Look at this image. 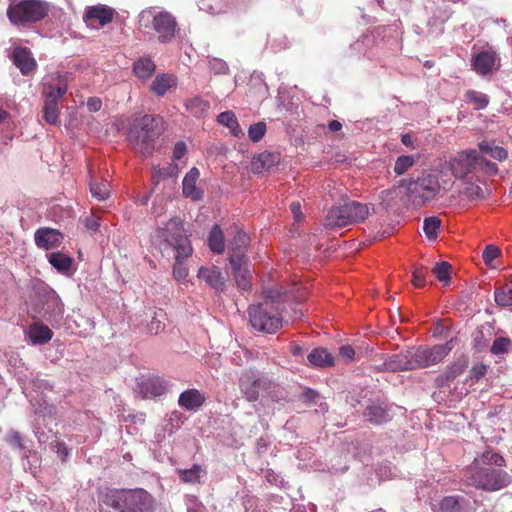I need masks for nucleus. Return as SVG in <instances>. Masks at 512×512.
I'll return each mask as SVG.
<instances>
[{"label": "nucleus", "mask_w": 512, "mask_h": 512, "mask_svg": "<svg viewBox=\"0 0 512 512\" xmlns=\"http://www.w3.org/2000/svg\"><path fill=\"white\" fill-rule=\"evenodd\" d=\"M506 460L498 452L487 449L466 468V483L479 490L494 492L508 487L511 475L503 470Z\"/></svg>", "instance_id": "1"}, {"label": "nucleus", "mask_w": 512, "mask_h": 512, "mask_svg": "<svg viewBox=\"0 0 512 512\" xmlns=\"http://www.w3.org/2000/svg\"><path fill=\"white\" fill-rule=\"evenodd\" d=\"M290 293L283 287L271 288L265 292L260 303L248 307L249 322L259 332L274 334L282 327V311Z\"/></svg>", "instance_id": "2"}, {"label": "nucleus", "mask_w": 512, "mask_h": 512, "mask_svg": "<svg viewBox=\"0 0 512 512\" xmlns=\"http://www.w3.org/2000/svg\"><path fill=\"white\" fill-rule=\"evenodd\" d=\"M155 239L175 252L174 278L178 281L186 280L188 268L184 261L192 255L193 247L183 221L178 217L171 218L156 230Z\"/></svg>", "instance_id": "3"}, {"label": "nucleus", "mask_w": 512, "mask_h": 512, "mask_svg": "<svg viewBox=\"0 0 512 512\" xmlns=\"http://www.w3.org/2000/svg\"><path fill=\"white\" fill-rule=\"evenodd\" d=\"M102 501L119 512H154L156 503L155 498L143 488L107 489Z\"/></svg>", "instance_id": "4"}, {"label": "nucleus", "mask_w": 512, "mask_h": 512, "mask_svg": "<svg viewBox=\"0 0 512 512\" xmlns=\"http://www.w3.org/2000/svg\"><path fill=\"white\" fill-rule=\"evenodd\" d=\"M163 131V119L159 116L144 115L136 119L128 134L133 149L145 156L152 154L155 142Z\"/></svg>", "instance_id": "5"}, {"label": "nucleus", "mask_w": 512, "mask_h": 512, "mask_svg": "<svg viewBox=\"0 0 512 512\" xmlns=\"http://www.w3.org/2000/svg\"><path fill=\"white\" fill-rule=\"evenodd\" d=\"M50 6L44 0H13L7 7L6 16L14 26L28 27L42 21Z\"/></svg>", "instance_id": "6"}, {"label": "nucleus", "mask_w": 512, "mask_h": 512, "mask_svg": "<svg viewBox=\"0 0 512 512\" xmlns=\"http://www.w3.org/2000/svg\"><path fill=\"white\" fill-rule=\"evenodd\" d=\"M368 214L369 209L366 204L350 201L330 209L325 217L324 225L328 228H342L364 221Z\"/></svg>", "instance_id": "7"}, {"label": "nucleus", "mask_w": 512, "mask_h": 512, "mask_svg": "<svg viewBox=\"0 0 512 512\" xmlns=\"http://www.w3.org/2000/svg\"><path fill=\"white\" fill-rule=\"evenodd\" d=\"M151 18V27L160 43L171 42L179 31L176 18L168 11H155L153 8L142 12L141 20Z\"/></svg>", "instance_id": "8"}, {"label": "nucleus", "mask_w": 512, "mask_h": 512, "mask_svg": "<svg viewBox=\"0 0 512 512\" xmlns=\"http://www.w3.org/2000/svg\"><path fill=\"white\" fill-rule=\"evenodd\" d=\"M408 199L415 206H423L433 199L440 190L438 178L427 174L411 181L408 185Z\"/></svg>", "instance_id": "9"}, {"label": "nucleus", "mask_w": 512, "mask_h": 512, "mask_svg": "<svg viewBox=\"0 0 512 512\" xmlns=\"http://www.w3.org/2000/svg\"><path fill=\"white\" fill-rule=\"evenodd\" d=\"M479 164V152L475 149L459 151L449 160V169L452 175L461 180L473 179Z\"/></svg>", "instance_id": "10"}, {"label": "nucleus", "mask_w": 512, "mask_h": 512, "mask_svg": "<svg viewBox=\"0 0 512 512\" xmlns=\"http://www.w3.org/2000/svg\"><path fill=\"white\" fill-rule=\"evenodd\" d=\"M452 350L451 343L434 346L412 347V361L414 370L427 368L440 363Z\"/></svg>", "instance_id": "11"}, {"label": "nucleus", "mask_w": 512, "mask_h": 512, "mask_svg": "<svg viewBox=\"0 0 512 512\" xmlns=\"http://www.w3.org/2000/svg\"><path fill=\"white\" fill-rule=\"evenodd\" d=\"M271 382L257 376L253 371H245L239 379V388L245 399L249 402H255L259 399L260 391H266L270 388Z\"/></svg>", "instance_id": "12"}, {"label": "nucleus", "mask_w": 512, "mask_h": 512, "mask_svg": "<svg viewBox=\"0 0 512 512\" xmlns=\"http://www.w3.org/2000/svg\"><path fill=\"white\" fill-rule=\"evenodd\" d=\"M114 18V10L104 6H90L86 8L84 21L88 27L100 28L111 23Z\"/></svg>", "instance_id": "13"}, {"label": "nucleus", "mask_w": 512, "mask_h": 512, "mask_svg": "<svg viewBox=\"0 0 512 512\" xmlns=\"http://www.w3.org/2000/svg\"><path fill=\"white\" fill-rule=\"evenodd\" d=\"M64 236L58 229L50 227H40L34 233V241L39 249L53 250L58 248Z\"/></svg>", "instance_id": "14"}, {"label": "nucleus", "mask_w": 512, "mask_h": 512, "mask_svg": "<svg viewBox=\"0 0 512 512\" xmlns=\"http://www.w3.org/2000/svg\"><path fill=\"white\" fill-rule=\"evenodd\" d=\"M13 64L20 70L23 75H29L37 68V62L32 52L27 47H15L10 56Z\"/></svg>", "instance_id": "15"}, {"label": "nucleus", "mask_w": 512, "mask_h": 512, "mask_svg": "<svg viewBox=\"0 0 512 512\" xmlns=\"http://www.w3.org/2000/svg\"><path fill=\"white\" fill-rule=\"evenodd\" d=\"M168 387L169 383L160 376L149 377L138 385L143 398L160 397L167 392Z\"/></svg>", "instance_id": "16"}, {"label": "nucleus", "mask_w": 512, "mask_h": 512, "mask_svg": "<svg viewBox=\"0 0 512 512\" xmlns=\"http://www.w3.org/2000/svg\"><path fill=\"white\" fill-rule=\"evenodd\" d=\"M362 415L364 420L372 425H382L391 420L389 406L385 403H372L368 405Z\"/></svg>", "instance_id": "17"}, {"label": "nucleus", "mask_w": 512, "mask_h": 512, "mask_svg": "<svg viewBox=\"0 0 512 512\" xmlns=\"http://www.w3.org/2000/svg\"><path fill=\"white\" fill-rule=\"evenodd\" d=\"M496 62V53L492 50H484L473 57L472 67L479 75L485 76L495 69Z\"/></svg>", "instance_id": "18"}, {"label": "nucleus", "mask_w": 512, "mask_h": 512, "mask_svg": "<svg viewBox=\"0 0 512 512\" xmlns=\"http://www.w3.org/2000/svg\"><path fill=\"white\" fill-rule=\"evenodd\" d=\"M197 277L215 291H223L225 288L224 277L220 269L216 266L200 267Z\"/></svg>", "instance_id": "19"}, {"label": "nucleus", "mask_w": 512, "mask_h": 512, "mask_svg": "<svg viewBox=\"0 0 512 512\" xmlns=\"http://www.w3.org/2000/svg\"><path fill=\"white\" fill-rule=\"evenodd\" d=\"M56 83H44L43 95L47 102L56 103L66 94L68 89V80L65 75H58Z\"/></svg>", "instance_id": "20"}, {"label": "nucleus", "mask_w": 512, "mask_h": 512, "mask_svg": "<svg viewBox=\"0 0 512 512\" xmlns=\"http://www.w3.org/2000/svg\"><path fill=\"white\" fill-rule=\"evenodd\" d=\"M229 262L232 266L233 275L237 286L247 291L251 288V273L247 267V260L239 261L237 257L229 258Z\"/></svg>", "instance_id": "21"}, {"label": "nucleus", "mask_w": 512, "mask_h": 512, "mask_svg": "<svg viewBox=\"0 0 512 512\" xmlns=\"http://www.w3.org/2000/svg\"><path fill=\"white\" fill-rule=\"evenodd\" d=\"M199 177V170L196 167H193L185 175L182 182L183 195L194 201L200 200L203 197V191L196 186Z\"/></svg>", "instance_id": "22"}, {"label": "nucleus", "mask_w": 512, "mask_h": 512, "mask_svg": "<svg viewBox=\"0 0 512 512\" xmlns=\"http://www.w3.org/2000/svg\"><path fill=\"white\" fill-rule=\"evenodd\" d=\"M384 365L391 372L414 370L411 348L392 355Z\"/></svg>", "instance_id": "23"}, {"label": "nucleus", "mask_w": 512, "mask_h": 512, "mask_svg": "<svg viewBox=\"0 0 512 512\" xmlns=\"http://www.w3.org/2000/svg\"><path fill=\"white\" fill-rule=\"evenodd\" d=\"M205 401V395L195 388L183 391L178 398L179 406L188 411L198 410Z\"/></svg>", "instance_id": "24"}, {"label": "nucleus", "mask_w": 512, "mask_h": 512, "mask_svg": "<svg viewBox=\"0 0 512 512\" xmlns=\"http://www.w3.org/2000/svg\"><path fill=\"white\" fill-rule=\"evenodd\" d=\"M178 78L174 74H158L150 85V91L158 97H163L170 89L176 88Z\"/></svg>", "instance_id": "25"}, {"label": "nucleus", "mask_w": 512, "mask_h": 512, "mask_svg": "<svg viewBox=\"0 0 512 512\" xmlns=\"http://www.w3.org/2000/svg\"><path fill=\"white\" fill-rule=\"evenodd\" d=\"M468 367V361L465 358L458 359L446 367V369L438 375L436 382L438 386L448 385L460 376Z\"/></svg>", "instance_id": "26"}, {"label": "nucleus", "mask_w": 512, "mask_h": 512, "mask_svg": "<svg viewBox=\"0 0 512 512\" xmlns=\"http://www.w3.org/2000/svg\"><path fill=\"white\" fill-rule=\"evenodd\" d=\"M250 243L249 236L242 230H238L232 240L229 242L230 257H237L239 261H245L247 248Z\"/></svg>", "instance_id": "27"}, {"label": "nucleus", "mask_w": 512, "mask_h": 512, "mask_svg": "<svg viewBox=\"0 0 512 512\" xmlns=\"http://www.w3.org/2000/svg\"><path fill=\"white\" fill-rule=\"evenodd\" d=\"M278 161V154L265 151L253 157L251 161V168L253 173L259 174L276 166Z\"/></svg>", "instance_id": "28"}, {"label": "nucleus", "mask_w": 512, "mask_h": 512, "mask_svg": "<svg viewBox=\"0 0 512 512\" xmlns=\"http://www.w3.org/2000/svg\"><path fill=\"white\" fill-rule=\"evenodd\" d=\"M28 336L33 344L42 345L52 339L53 332L47 325L35 322L29 326Z\"/></svg>", "instance_id": "29"}, {"label": "nucleus", "mask_w": 512, "mask_h": 512, "mask_svg": "<svg viewBox=\"0 0 512 512\" xmlns=\"http://www.w3.org/2000/svg\"><path fill=\"white\" fill-rule=\"evenodd\" d=\"M156 64L150 57H140L133 64V73L142 80H148L155 72Z\"/></svg>", "instance_id": "30"}, {"label": "nucleus", "mask_w": 512, "mask_h": 512, "mask_svg": "<svg viewBox=\"0 0 512 512\" xmlns=\"http://www.w3.org/2000/svg\"><path fill=\"white\" fill-rule=\"evenodd\" d=\"M184 106L187 112L198 118L206 116L210 109L209 101L200 96L187 98L184 102Z\"/></svg>", "instance_id": "31"}, {"label": "nucleus", "mask_w": 512, "mask_h": 512, "mask_svg": "<svg viewBox=\"0 0 512 512\" xmlns=\"http://www.w3.org/2000/svg\"><path fill=\"white\" fill-rule=\"evenodd\" d=\"M307 359L313 367L317 368L330 367L334 364L333 355L322 347L313 349Z\"/></svg>", "instance_id": "32"}, {"label": "nucleus", "mask_w": 512, "mask_h": 512, "mask_svg": "<svg viewBox=\"0 0 512 512\" xmlns=\"http://www.w3.org/2000/svg\"><path fill=\"white\" fill-rule=\"evenodd\" d=\"M467 501L458 495L443 497L438 503L439 512H464Z\"/></svg>", "instance_id": "33"}, {"label": "nucleus", "mask_w": 512, "mask_h": 512, "mask_svg": "<svg viewBox=\"0 0 512 512\" xmlns=\"http://www.w3.org/2000/svg\"><path fill=\"white\" fill-rule=\"evenodd\" d=\"M47 259L59 273L67 274L70 272L73 263L72 257L62 252H52L47 254Z\"/></svg>", "instance_id": "34"}, {"label": "nucleus", "mask_w": 512, "mask_h": 512, "mask_svg": "<svg viewBox=\"0 0 512 512\" xmlns=\"http://www.w3.org/2000/svg\"><path fill=\"white\" fill-rule=\"evenodd\" d=\"M208 246L210 250L217 254H222L225 250V240L223 232L219 225L215 224L208 236Z\"/></svg>", "instance_id": "35"}, {"label": "nucleus", "mask_w": 512, "mask_h": 512, "mask_svg": "<svg viewBox=\"0 0 512 512\" xmlns=\"http://www.w3.org/2000/svg\"><path fill=\"white\" fill-rule=\"evenodd\" d=\"M46 307H43L44 317H54L63 314L64 307L63 304L60 301V298L58 295L55 294V292H50L46 294Z\"/></svg>", "instance_id": "36"}, {"label": "nucleus", "mask_w": 512, "mask_h": 512, "mask_svg": "<svg viewBox=\"0 0 512 512\" xmlns=\"http://www.w3.org/2000/svg\"><path fill=\"white\" fill-rule=\"evenodd\" d=\"M461 194L467 197L469 200H478L484 199V191L483 189L472 179H468L463 182Z\"/></svg>", "instance_id": "37"}, {"label": "nucleus", "mask_w": 512, "mask_h": 512, "mask_svg": "<svg viewBox=\"0 0 512 512\" xmlns=\"http://www.w3.org/2000/svg\"><path fill=\"white\" fill-rule=\"evenodd\" d=\"M177 473L182 482L195 484L200 482L203 469L200 465L194 464L190 469H178Z\"/></svg>", "instance_id": "38"}, {"label": "nucleus", "mask_w": 512, "mask_h": 512, "mask_svg": "<svg viewBox=\"0 0 512 512\" xmlns=\"http://www.w3.org/2000/svg\"><path fill=\"white\" fill-rule=\"evenodd\" d=\"M494 297L498 305L512 306V278L503 287L496 289Z\"/></svg>", "instance_id": "39"}, {"label": "nucleus", "mask_w": 512, "mask_h": 512, "mask_svg": "<svg viewBox=\"0 0 512 512\" xmlns=\"http://www.w3.org/2000/svg\"><path fill=\"white\" fill-rule=\"evenodd\" d=\"M441 226V219L437 216H431L424 219L423 230L429 240H436L438 229Z\"/></svg>", "instance_id": "40"}, {"label": "nucleus", "mask_w": 512, "mask_h": 512, "mask_svg": "<svg viewBox=\"0 0 512 512\" xmlns=\"http://www.w3.org/2000/svg\"><path fill=\"white\" fill-rule=\"evenodd\" d=\"M465 100L475 105V109H484L489 104V97L481 92L475 90H468L465 93Z\"/></svg>", "instance_id": "41"}, {"label": "nucleus", "mask_w": 512, "mask_h": 512, "mask_svg": "<svg viewBox=\"0 0 512 512\" xmlns=\"http://www.w3.org/2000/svg\"><path fill=\"white\" fill-rule=\"evenodd\" d=\"M90 191L94 198L99 201L106 200L109 197L110 190L109 184L106 180H102L100 182H91L90 183Z\"/></svg>", "instance_id": "42"}, {"label": "nucleus", "mask_w": 512, "mask_h": 512, "mask_svg": "<svg viewBox=\"0 0 512 512\" xmlns=\"http://www.w3.org/2000/svg\"><path fill=\"white\" fill-rule=\"evenodd\" d=\"M166 318V313L162 309H158L154 312V315L152 317V320L148 324V331L152 335H157L159 332H161L164 327V320Z\"/></svg>", "instance_id": "43"}, {"label": "nucleus", "mask_w": 512, "mask_h": 512, "mask_svg": "<svg viewBox=\"0 0 512 512\" xmlns=\"http://www.w3.org/2000/svg\"><path fill=\"white\" fill-rule=\"evenodd\" d=\"M217 120L220 124L230 128L231 132L237 136L239 130V124L235 114L232 111H225L218 115Z\"/></svg>", "instance_id": "44"}, {"label": "nucleus", "mask_w": 512, "mask_h": 512, "mask_svg": "<svg viewBox=\"0 0 512 512\" xmlns=\"http://www.w3.org/2000/svg\"><path fill=\"white\" fill-rule=\"evenodd\" d=\"M451 270L452 266L448 262L442 261L435 264L432 273L439 281L448 282L450 280Z\"/></svg>", "instance_id": "45"}, {"label": "nucleus", "mask_w": 512, "mask_h": 512, "mask_svg": "<svg viewBox=\"0 0 512 512\" xmlns=\"http://www.w3.org/2000/svg\"><path fill=\"white\" fill-rule=\"evenodd\" d=\"M512 348V341L508 337H497L492 346L491 353L494 355H502Z\"/></svg>", "instance_id": "46"}, {"label": "nucleus", "mask_w": 512, "mask_h": 512, "mask_svg": "<svg viewBox=\"0 0 512 512\" xmlns=\"http://www.w3.org/2000/svg\"><path fill=\"white\" fill-rule=\"evenodd\" d=\"M415 160L413 156L410 155H402L399 156L394 165V172L397 175H403L407 172V170L413 166Z\"/></svg>", "instance_id": "47"}, {"label": "nucleus", "mask_w": 512, "mask_h": 512, "mask_svg": "<svg viewBox=\"0 0 512 512\" xmlns=\"http://www.w3.org/2000/svg\"><path fill=\"white\" fill-rule=\"evenodd\" d=\"M44 119L49 124H56L59 119V110L56 103L45 101L43 108Z\"/></svg>", "instance_id": "48"}, {"label": "nucleus", "mask_w": 512, "mask_h": 512, "mask_svg": "<svg viewBox=\"0 0 512 512\" xmlns=\"http://www.w3.org/2000/svg\"><path fill=\"white\" fill-rule=\"evenodd\" d=\"M266 132V124L264 122H257L252 124L248 129V136L252 142L260 141Z\"/></svg>", "instance_id": "49"}, {"label": "nucleus", "mask_w": 512, "mask_h": 512, "mask_svg": "<svg viewBox=\"0 0 512 512\" xmlns=\"http://www.w3.org/2000/svg\"><path fill=\"white\" fill-rule=\"evenodd\" d=\"M427 269L423 266H415L412 271V284L416 288H422L426 284Z\"/></svg>", "instance_id": "50"}, {"label": "nucleus", "mask_w": 512, "mask_h": 512, "mask_svg": "<svg viewBox=\"0 0 512 512\" xmlns=\"http://www.w3.org/2000/svg\"><path fill=\"white\" fill-rule=\"evenodd\" d=\"M500 253L501 251L497 246L493 244L487 245L482 253L484 263L487 266H491L492 262L500 255Z\"/></svg>", "instance_id": "51"}, {"label": "nucleus", "mask_w": 512, "mask_h": 512, "mask_svg": "<svg viewBox=\"0 0 512 512\" xmlns=\"http://www.w3.org/2000/svg\"><path fill=\"white\" fill-rule=\"evenodd\" d=\"M487 369V365L483 363L474 365L469 371V378L473 382H478L482 377L485 376V374L487 373Z\"/></svg>", "instance_id": "52"}, {"label": "nucleus", "mask_w": 512, "mask_h": 512, "mask_svg": "<svg viewBox=\"0 0 512 512\" xmlns=\"http://www.w3.org/2000/svg\"><path fill=\"white\" fill-rule=\"evenodd\" d=\"M478 168H481L487 175H495L498 172V167L495 163L488 161L486 158L479 154Z\"/></svg>", "instance_id": "53"}, {"label": "nucleus", "mask_w": 512, "mask_h": 512, "mask_svg": "<svg viewBox=\"0 0 512 512\" xmlns=\"http://www.w3.org/2000/svg\"><path fill=\"white\" fill-rule=\"evenodd\" d=\"M339 355L344 359L345 362L354 361L356 352L350 345H343L339 348Z\"/></svg>", "instance_id": "54"}, {"label": "nucleus", "mask_w": 512, "mask_h": 512, "mask_svg": "<svg viewBox=\"0 0 512 512\" xmlns=\"http://www.w3.org/2000/svg\"><path fill=\"white\" fill-rule=\"evenodd\" d=\"M187 152V146L183 141H179L175 144L173 149V159L180 160Z\"/></svg>", "instance_id": "55"}, {"label": "nucleus", "mask_w": 512, "mask_h": 512, "mask_svg": "<svg viewBox=\"0 0 512 512\" xmlns=\"http://www.w3.org/2000/svg\"><path fill=\"white\" fill-rule=\"evenodd\" d=\"M492 158H494L495 160H498V161H504L507 159L508 157V151L501 147V146H495L493 148V151H491V155H490Z\"/></svg>", "instance_id": "56"}, {"label": "nucleus", "mask_w": 512, "mask_h": 512, "mask_svg": "<svg viewBox=\"0 0 512 512\" xmlns=\"http://www.w3.org/2000/svg\"><path fill=\"white\" fill-rule=\"evenodd\" d=\"M87 107H88L89 111L97 112L102 107V101L100 100V98L91 97L87 101Z\"/></svg>", "instance_id": "57"}, {"label": "nucleus", "mask_w": 512, "mask_h": 512, "mask_svg": "<svg viewBox=\"0 0 512 512\" xmlns=\"http://www.w3.org/2000/svg\"><path fill=\"white\" fill-rule=\"evenodd\" d=\"M100 226L99 218L92 215L86 219V227L89 230L96 231Z\"/></svg>", "instance_id": "58"}, {"label": "nucleus", "mask_w": 512, "mask_h": 512, "mask_svg": "<svg viewBox=\"0 0 512 512\" xmlns=\"http://www.w3.org/2000/svg\"><path fill=\"white\" fill-rule=\"evenodd\" d=\"M290 209L292 213L294 214V218L296 221H300L303 217V214L301 212V205L298 201H294L290 204Z\"/></svg>", "instance_id": "59"}, {"label": "nucleus", "mask_w": 512, "mask_h": 512, "mask_svg": "<svg viewBox=\"0 0 512 512\" xmlns=\"http://www.w3.org/2000/svg\"><path fill=\"white\" fill-rule=\"evenodd\" d=\"M56 447H57L58 455L64 461L69 454L68 448L66 447L64 442H59V441H57Z\"/></svg>", "instance_id": "60"}, {"label": "nucleus", "mask_w": 512, "mask_h": 512, "mask_svg": "<svg viewBox=\"0 0 512 512\" xmlns=\"http://www.w3.org/2000/svg\"><path fill=\"white\" fill-rule=\"evenodd\" d=\"M317 397H318V393L312 389H306L302 393V398L308 402L314 401Z\"/></svg>", "instance_id": "61"}, {"label": "nucleus", "mask_w": 512, "mask_h": 512, "mask_svg": "<svg viewBox=\"0 0 512 512\" xmlns=\"http://www.w3.org/2000/svg\"><path fill=\"white\" fill-rule=\"evenodd\" d=\"M478 147L481 152L491 155V151H493L495 145L486 141H482L478 144Z\"/></svg>", "instance_id": "62"}, {"label": "nucleus", "mask_w": 512, "mask_h": 512, "mask_svg": "<svg viewBox=\"0 0 512 512\" xmlns=\"http://www.w3.org/2000/svg\"><path fill=\"white\" fill-rule=\"evenodd\" d=\"M328 128L332 132H337L342 129V124L338 120H331L328 123Z\"/></svg>", "instance_id": "63"}, {"label": "nucleus", "mask_w": 512, "mask_h": 512, "mask_svg": "<svg viewBox=\"0 0 512 512\" xmlns=\"http://www.w3.org/2000/svg\"><path fill=\"white\" fill-rule=\"evenodd\" d=\"M401 141L402 143L405 145V146H412V137L410 134H404L402 135V138H401Z\"/></svg>", "instance_id": "64"}]
</instances>
